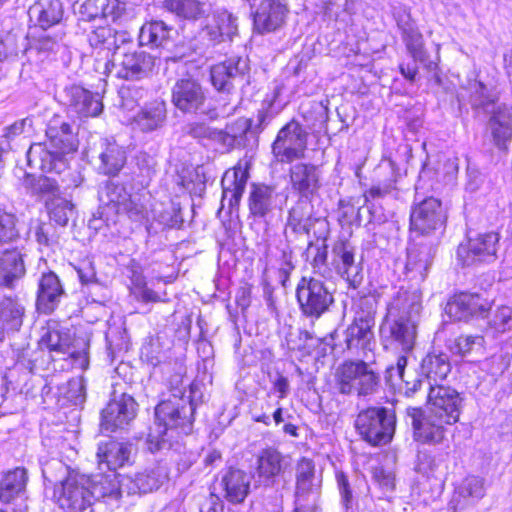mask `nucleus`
Masks as SVG:
<instances>
[{"mask_svg":"<svg viewBox=\"0 0 512 512\" xmlns=\"http://www.w3.org/2000/svg\"><path fill=\"white\" fill-rule=\"evenodd\" d=\"M158 348V340H151L149 345L143 348L142 353L153 366L163 363L162 372L169 375L167 380L173 392L169 399L162 401L155 408L156 427L147 439L148 449L152 453L170 449L174 434L188 435L192 430L196 409V403L192 399L194 385L190 386L188 395L180 388L186 374L184 362L176 359L173 363H165V354L158 351Z\"/></svg>","mask_w":512,"mask_h":512,"instance_id":"f257e3e1","label":"nucleus"},{"mask_svg":"<svg viewBox=\"0 0 512 512\" xmlns=\"http://www.w3.org/2000/svg\"><path fill=\"white\" fill-rule=\"evenodd\" d=\"M122 46L121 51L103 64L102 74L118 79L139 81L146 78L155 65V57L140 48Z\"/></svg>","mask_w":512,"mask_h":512,"instance_id":"f03ea898","label":"nucleus"},{"mask_svg":"<svg viewBox=\"0 0 512 512\" xmlns=\"http://www.w3.org/2000/svg\"><path fill=\"white\" fill-rule=\"evenodd\" d=\"M355 428L363 440L373 446L391 442L396 429L394 410L385 407H369L359 412Z\"/></svg>","mask_w":512,"mask_h":512,"instance_id":"7ed1b4c3","label":"nucleus"},{"mask_svg":"<svg viewBox=\"0 0 512 512\" xmlns=\"http://www.w3.org/2000/svg\"><path fill=\"white\" fill-rule=\"evenodd\" d=\"M336 384L342 394L367 396L377 392L380 376L364 361H345L337 368Z\"/></svg>","mask_w":512,"mask_h":512,"instance_id":"20e7f679","label":"nucleus"},{"mask_svg":"<svg viewBox=\"0 0 512 512\" xmlns=\"http://www.w3.org/2000/svg\"><path fill=\"white\" fill-rule=\"evenodd\" d=\"M48 141L44 144L37 143L30 146L27 157L29 163L38 157L41 168L51 164L64 154L76 151L77 145L70 124L62 122L60 126L50 124L46 130Z\"/></svg>","mask_w":512,"mask_h":512,"instance_id":"39448f33","label":"nucleus"},{"mask_svg":"<svg viewBox=\"0 0 512 512\" xmlns=\"http://www.w3.org/2000/svg\"><path fill=\"white\" fill-rule=\"evenodd\" d=\"M296 297L304 315L319 318L334 302L327 284L318 278L302 277L296 288Z\"/></svg>","mask_w":512,"mask_h":512,"instance_id":"423d86ee","label":"nucleus"},{"mask_svg":"<svg viewBox=\"0 0 512 512\" xmlns=\"http://www.w3.org/2000/svg\"><path fill=\"white\" fill-rule=\"evenodd\" d=\"M39 345L52 353L67 354L73 363V366L85 370L89 366L88 348L89 344L81 341L79 350L72 347V337L69 330L54 323L48 325L41 335Z\"/></svg>","mask_w":512,"mask_h":512,"instance_id":"0eeeda50","label":"nucleus"},{"mask_svg":"<svg viewBox=\"0 0 512 512\" xmlns=\"http://www.w3.org/2000/svg\"><path fill=\"white\" fill-rule=\"evenodd\" d=\"M407 414L412 419L414 439L425 444L441 443L447 427L454 424L429 409L410 407Z\"/></svg>","mask_w":512,"mask_h":512,"instance_id":"6e6552de","label":"nucleus"},{"mask_svg":"<svg viewBox=\"0 0 512 512\" xmlns=\"http://www.w3.org/2000/svg\"><path fill=\"white\" fill-rule=\"evenodd\" d=\"M306 147L307 133L299 122L291 120L279 130L272 152L279 162L290 163L303 158Z\"/></svg>","mask_w":512,"mask_h":512,"instance_id":"1a4fd4ad","label":"nucleus"},{"mask_svg":"<svg viewBox=\"0 0 512 512\" xmlns=\"http://www.w3.org/2000/svg\"><path fill=\"white\" fill-rule=\"evenodd\" d=\"M446 221L447 212L441 201L428 197L412 208L410 230L419 237L428 236L433 231L443 229Z\"/></svg>","mask_w":512,"mask_h":512,"instance_id":"9d476101","label":"nucleus"},{"mask_svg":"<svg viewBox=\"0 0 512 512\" xmlns=\"http://www.w3.org/2000/svg\"><path fill=\"white\" fill-rule=\"evenodd\" d=\"M90 477L69 475L55 490L59 506L68 512H83L93 504L89 489Z\"/></svg>","mask_w":512,"mask_h":512,"instance_id":"9b49d317","label":"nucleus"},{"mask_svg":"<svg viewBox=\"0 0 512 512\" xmlns=\"http://www.w3.org/2000/svg\"><path fill=\"white\" fill-rule=\"evenodd\" d=\"M499 240L496 232L479 233L458 246L457 258L464 266L493 262L497 258Z\"/></svg>","mask_w":512,"mask_h":512,"instance_id":"f8f14e48","label":"nucleus"},{"mask_svg":"<svg viewBox=\"0 0 512 512\" xmlns=\"http://www.w3.org/2000/svg\"><path fill=\"white\" fill-rule=\"evenodd\" d=\"M291 468L290 457L275 447H266L256 457V473L264 487H274L278 480H283V487L289 482L285 478Z\"/></svg>","mask_w":512,"mask_h":512,"instance_id":"ddd939ff","label":"nucleus"},{"mask_svg":"<svg viewBox=\"0 0 512 512\" xmlns=\"http://www.w3.org/2000/svg\"><path fill=\"white\" fill-rule=\"evenodd\" d=\"M247 58L232 56L211 68V82L218 91L229 92L235 86L248 83Z\"/></svg>","mask_w":512,"mask_h":512,"instance_id":"4468645a","label":"nucleus"},{"mask_svg":"<svg viewBox=\"0 0 512 512\" xmlns=\"http://www.w3.org/2000/svg\"><path fill=\"white\" fill-rule=\"evenodd\" d=\"M435 252V241L425 242L423 239L414 238L407 248L406 277L416 284L423 282L432 265Z\"/></svg>","mask_w":512,"mask_h":512,"instance_id":"2eb2a0df","label":"nucleus"},{"mask_svg":"<svg viewBox=\"0 0 512 512\" xmlns=\"http://www.w3.org/2000/svg\"><path fill=\"white\" fill-rule=\"evenodd\" d=\"M137 403L126 393L109 401L101 413V429L115 432L124 429L136 416Z\"/></svg>","mask_w":512,"mask_h":512,"instance_id":"dca6fc26","label":"nucleus"},{"mask_svg":"<svg viewBox=\"0 0 512 512\" xmlns=\"http://www.w3.org/2000/svg\"><path fill=\"white\" fill-rule=\"evenodd\" d=\"M427 389V409L457 423L463 406V398L460 393L443 385H430Z\"/></svg>","mask_w":512,"mask_h":512,"instance_id":"f3484780","label":"nucleus"},{"mask_svg":"<svg viewBox=\"0 0 512 512\" xmlns=\"http://www.w3.org/2000/svg\"><path fill=\"white\" fill-rule=\"evenodd\" d=\"M65 97L69 112L79 118L96 117L103 109L99 94L79 85L67 87Z\"/></svg>","mask_w":512,"mask_h":512,"instance_id":"a211bd4d","label":"nucleus"},{"mask_svg":"<svg viewBox=\"0 0 512 512\" xmlns=\"http://www.w3.org/2000/svg\"><path fill=\"white\" fill-rule=\"evenodd\" d=\"M279 96L280 89L275 88L273 92L268 94L262 101L261 108L258 110L255 120L240 118L235 124L242 129L244 134L248 132L253 134L261 133L284 108V105L278 100Z\"/></svg>","mask_w":512,"mask_h":512,"instance_id":"6ab92c4d","label":"nucleus"},{"mask_svg":"<svg viewBox=\"0 0 512 512\" xmlns=\"http://www.w3.org/2000/svg\"><path fill=\"white\" fill-rule=\"evenodd\" d=\"M288 9L280 0H261L253 15L254 29L259 34L275 32L285 23Z\"/></svg>","mask_w":512,"mask_h":512,"instance_id":"aec40b11","label":"nucleus"},{"mask_svg":"<svg viewBox=\"0 0 512 512\" xmlns=\"http://www.w3.org/2000/svg\"><path fill=\"white\" fill-rule=\"evenodd\" d=\"M88 42L93 50L98 54L104 52L108 57L113 51V56L117 51H121L122 46L133 44L131 35L127 31H117L110 26H99L92 29L88 34Z\"/></svg>","mask_w":512,"mask_h":512,"instance_id":"412c9836","label":"nucleus"},{"mask_svg":"<svg viewBox=\"0 0 512 512\" xmlns=\"http://www.w3.org/2000/svg\"><path fill=\"white\" fill-rule=\"evenodd\" d=\"M65 296L60 279L54 272L43 273L38 282L36 308L39 313L50 314Z\"/></svg>","mask_w":512,"mask_h":512,"instance_id":"4be33fe9","label":"nucleus"},{"mask_svg":"<svg viewBox=\"0 0 512 512\" xmlns=\"http://www.w3.org/2000/svg\"><path fill=\"white\" fill-rule=\"evenodd\" d=\"M205 101L201 85L192 78L179 79L172 89V102L183 112L198 111Z\"/></svg>","mask_w":512,"mask_h":512,"instance_id":"5701e85b","label":"nucleus"},{"mask_svg":"<svg viewBox=\"0 0 512 512\" xmlns=\"http://www.w3.org/2000/svg\"><path fill=\"white\" fill-rule=\"evenodd\" d=\"M422 310V294L418 288L401 287L387 305L388 317L402 316L419 319Z\"/></svg>","mask_w":512,"mask_h":512,"instance_id":"b1692460","label":"nucleus"},{"mask_svg":"<svg viewBox=\"0 0 512 512\" xmlns=\"http://www.w3.org/2000/svg\"><path fill=\"white\" fill-rule=\"evenodd\" d=\"M291 189L299 197L311 198L320 187V172L310 163H296L289 170Z\"/></svg>","mask_w":512,"mask_h":512,"instance_id":"393cba45","label":"nucleus"},{"mask_svg":"<svg viewBox=\"0 0 512 512\" xmlns=\"http://www.w3.org/2000/svg\"><path fill=\"white\" fill-rule=\"evenodd\" d=\"M27 481L28 475L25 468L17 467L3 473L0 478V502L3 504L16 501L25 502L27 500ZM20 507H22V504H20Z\"/></svg>","mask_w":512,"mask_h":512,"instance_id":"a878e982","label":"nucleus"},{"mask_svg":"<svg viewBox=\"0 0 512 512\" xmlns=\"http://www.w3.org/2000/svg\"><path fill=\"white\" fill-rule=\"evenodd\" d=\"M485 311L486 304L480 295L464 292L451 297L445 306L446 314L455 321L468 320Z\"/></svg>","mask_w":512,"mask_h":512,"instance_id":"bb28decb","label":"nucleus"},{"mask_svg":"<svg viewBox=\"0 0 512 512\" xmlns=\"http://www.w3.org/2000/svg\"><path fill=\"white\" fill-rule=\"evenodd\" d=\"M132 454V444L117 441L102 442L97 450L99 467L103 469L105 466L108 470L115 471L131 463Z\"/></svg>","mask_w":512,"mask_h":512,"instance_id":"cd10ccee","label":"nucleus"},{"mask_svg":"<svg viewBox=\"0 0 512 512\" xmlns=\"http://www.w3.org/2000/svg\"><path fill=\"white\" fill-rule=\"evenodd\" d=\"M222 497L231 503H241L247 497L250 488V476L243 470L229 468L219 481Z\"/></svg>","mask_w":512,"mask_h":512,"instance_id":"c85d7f7f","label":"nucleus"},{"mask_svg":"<svg viewBox=\"0 0 512 512\" xmlns=\"http://www.w3.org/2000/svg\"><path fill=\"white\" fill-rule=\"evenodd\" d=\"M167 120L166 104L162 100H154L142 107L133 116L131 124L134 129L150 133L161 129Z\"/></svg>","mask_w":512,"mask_h":512,"instance_id":"c756f323","label":"nucleus"},{"mask_svg":"<svg viewBox=\"0 0 512 512\" xmlns=\"http://www.w3.org/2000/svg\"><path fill=\"white\" fill-rule=\"evenodd\" d=\"M24 314V305L16 295L0 293V341L6 332L20 329Z\"/></svg>","mask_w":512,"mask_h":512,"instance_id":"7c9ffc66","label":"nucleus"},{"mask_svg":"<svg viewBox=\"0 0 512 512\" xmlns=\"http://www.w3.org/2000/svg\"><path fill=\"white\" fill-rule=\"evenodd\" d=\"M25 274L23 256L16 246L0 249V286L13 287Z\"/></svg>","mask_w":512,"mask_h":512,"instance_id":"2f4dec72","label":"nucleus"},{"mask_svg":"<svg viewBox=\"0 0 512 512\" xmlns=\"http://www.w3.org/2000/svg\"><path fill=\"white\" fill-rule=\"evenodd\" d=\"M333 252L338 258L337 268L341 275L353 288H357L362 280V267L355 262L354 247L345 241L338 242Z\"/></svg>","mask_w":512,"mask_h":512,"instance_id":"473e14b6","label":"nucleus"},{"mask_svg":"<svg viewBox=\"0 0 512 512\" xmlns=\"http://www.w3.org/2000/svg\"><path fill=\"white\" fill-rule=\"evenodd\" d=\"M488 128L491 131L494 144L502 150L507 149V144L512 138V107L497 105L492 110Z\"/></svg>","mask_w":512,"mask_h":512,"instance_id":"72a5a7b5","label":"nucleus"},{"mask_svg":"<svg viewBox=\"0 0 512 512\" xmlns=\"http://www.w3.org/2000/svg\"><path fill=\"white\" fill-rule=\"evenodd\" d=\"M321 480L315 476V465L311 459L302 457L296 466V501H305L309 495L317 497L320 493Z\"/></svg>","mask_w":512,"mask_h":512,"instance_id":"f704fd0d","label":"nucleus"},{"mask_svg":"<svg viewBox=\"0 0 512 512\" xmlns=\"http://www.w3.org/2000/svg\"><path fill=\"white\" fill-rule=\"evenodd\" d=\"M419 319L398 317H388L384 324V329H388L391 337L401 346L403 351H410L414 347L417 336V324Z\"/></svg>","mask_w":512,"mask_h":512,"instance_id":"c9c22d12","label":"nucleus"},{"mask_svg":"<svg viewBox=\"0 0 512 512\" xmlns=\"http://www.w3.org/2000/svg\"><path fill=\"white\" fill-rule=\"evenodd\" d=\"M486 494L485 480L482 477L470 475L462 480L456 489L457 497L451 501L452 509L457 512L458 509L464 508L465 505H473L481 500Z\"/></svg>","mask_w":512,"mask_h":512,"instance_id":"e433bc0d","label":"nucleus"},{"mask_svg":"<svg viewBox=\"0 0 512 512\" xmlns=\"http://www.w3.org/2000/svg\"><path fill=\"white\" fill-rule=\"evenodd\" d=\"M374 319L370 315L359 317L346 330V345L349 350L370 349L373 339Z\"/></svg>","mask_w":512,"mask_h":512,"instance_id":"4c0bfd02","label":"nucleus"},{"mask_svg":"<svg viewBox=\"0 0 512 512\" xmlns=\"http://www.w3.org/2000/svg\"><path fill=\"white\" fill-rule=\"evenodd\" d=\"M89 489L93 502L101 499L107 503L117 502L121 497V483H118V475L115 473L90 477Z\"/></svg>","mask_w":512,"mask_h":512,"instance_id":"58836bf2","label":"nucleus"},{"mask_svg":"<svg viewBox=\"0 0 512 512\" xmlns=\"http://www.w3.org/2000/svg\"><path fill=\"white\" fill-rule=\"evenodd\" d=\"M312 214L311 199L299 197V200L289 210L287 227L296 234H308L312 227Z\"/></svg>","mask_w":512,"mask_h":512,"instance_id":"ea45409f","label":"nucleus"},{"mask_svg":"<svg viewBox=\"0 0 512 512\" xmlns=\"http://www.w3.org/2000/svg\"><path fill=\"white\" fill-rule=\"evenodd\" d=\"M31 18H36L42 29L60 22L63 16V9L60 0H38L29 10Z\"/></svg>","mask_w":512,"mask_h":512,"instance_id":"a19ab883","label":"nucleus"},{"mask_svg":"<svg viewBox=\"0 0 512 512\" xmlns=\"http://www.w3.org/2000/svg\"><path fill=\"white\" fill-rule=\"evenodd\" d=\"M248 172L241 168L235 167L232 171H227L221 181L223 188V199H229L231 206L239 203L248 180Z\"/></svg>","mask_w":512,"mask_h":512,"instance_id":"79ce46f5","label":"nucleus"},{"mask_svg":"<svg viewBox=\"0 0 512 512\" xmlns=\"http://www.w3.org/2000/svg\"><path fill=\"white\" fill-rule=\"evenodd\" d=\"M421 371L426 377L427 388L430 385H439L451 371V365L446 354L430 353L423 358Z\"/></svg>","mask_w":512,"mask_h":512,"instance_id":"37998d69","label":"nucleus"},{"mask_svg":"<svg viewBox=\"0 0 512 512\" xmlns=\"http://www.w3.org/2000/svg\"><path fill=\"white\" fill-rule=\"evenodd\" d=\"M273 189L253 184L249 195V210L254 217L264 218L273 208Z\"/></svg>","mask_w":512,"mask_h":512,"instance_id":"c03bdc74","label":"nucleus"},{"mask_svg":"<svg viewBox=\"0 0 512 512\" xmlns=\"http://www.w3.org/2000/svg\"><path fill=\"white\" fill-rule=\"evenodd\" d=\"M164 6L178 17L195 20L206 14L210 4L200 0H165Z\"/></svg>","mask_w":512,"mask_h":512,"instance_id":"a18cd8bd","label":"nucleus"},{"mask_svg":"<svg viewBox=\"0 0 512 512\" xmlns=\"http://www.w3.org/2000/svg\"><path fill=\"white\" fill-rule=\"evenodd\" d=\"M171 28L163 21H152L142 26L139 34L141 45L164 47L170 40Z\"/></svg>","mask_w":512,"mask_h":512,"instance_id":"49530a36","label":"nucleus"},{"mask_svg":"<svg viewBox=\"0 0 512 512\" xmlns=\"http://www.w3.org/2000/svg\"><path fill=\"white\" fill-rule=\"evenodd\" d=\"M99 158L101 161L99 169L107 175H116L126 161L125 151L115 142H106Z\"/></svg>","mask_w":512,"mask_h":512,"instance_id":"de8ad7c7","label":"nucleus"},{"mask_svg":"<svg viewBox=\"0 0 512 512\" xmlns=\"http://www.w3.org/2000/svg\"><path fill=\"white\" fill-rule=\"evenodd\" d=\"M49 217L60 226H66L75 214L74 204L61 196H54L45 200Z\"/></svg>","mask_w":512,"mask_h":512,"instance_id":"09e8293b","label":"nucleus"},{"mask_svg":"<svg viewBox=\"0 0 512 512\" xmlns=\"http://www.w3.org/2000/svg\"><path fill=\"white\" fill-rule=\"evenodd\" d=\"M120 210L125 212L131 221L137 223L148 220L150 212L148 200L144 195L138 193L128 195Z\"/></svg>","mask_w":512,"mask_h":512,"instance_id":"8fccbe9b","label":"nucleus"},{"mask_svg":"<svg viewBox=\"0 0 512 512\" xmlns=\"http://www.w3.org/2000/svg\"><path fill=\"white\" fill-rule=\"evenodd\" d=\"M402 35L407 50L414 61L424 63L426 61L427 54L423 48V36L419 30L412 24H406L402 27Z\"/></svg>","mask_w":512,"mask_h":512,"instance_id":"3c124183","label":"nucleus"},{"mask_svg":"<svg viewBox=\"0 0 512 512\" xmlns=\"http://www.w3.org/2000/svg\"><path fill=\"white\" fill-rule=\"evenodd\" d=\"M140 486V493H149L157 490L168 477L166 467L157 465L136 475Z\"/></svg>","mask_w":512,"mask_h":512,"instance_id":"603ef678","label":"nucleus"},{"mask_svg":"<svg viewBox=\"0 0 512 512\" xmlns=\"http://www.w3.org/2000/svg\"><path fill=\"white\" fill-rule=\"evenodd\" d=\"M485 339L482 335H460L449 345L450 351L462 357L473 352H482Z\"/></svg>","mask_w":512,"mask_h":512,"instance_id":"864d4df0","label":"nucleus"},{"mask_svg":"<svg viewBox=\"0 0 512 512\" xmlns=\"http://www.w3.org/2000/svg\"><path fill=\"white\" fill-rule=\"evenodd\" d=\"M440 466V462L437 461L433 456L424 452H420L417 456L415 470L417 473L426 477L428 480H435L440 484L444 475Z\"/></svg>","mask_w":512,"mask_h":512,"instance_id":"5fc2aeb1","label":"nucleus"},{"mask_svg":"<svg viewBox=\"0 0 512 512\" xmlns=\"http://www.w3.org/2000/svg\"><path fill=\"white\" fill-rule=\"evenodd\" d=\"M18 238L15 216L0 209V249L14 246Z\"/></svg>","mask_w":512,"mask_h":512,"instance_id":"6e6d98bb","label":"nucleus"},{"mask_svg":"<svg viewBox=\"0 0 512 512\" xmlns=\"http://www.w3.org/2000/svg\"><path fill=\"white\" fill-rule=\"evenodd\" d=\"M468 91L470 93V103L475 108L487 109L494 102L489 89L481 81H470Z\"/></svg>","mask_w":512,"mask_h":512,"instance_id":"4d7b16f0","label":"nucleus"},{"mask_svg":"<svg viewBox=\"0 0 512 512\" xmlns=\"http://www.w3.org/2000/svg\"><path fill=\"white\" fill-rule=\"evenodd\" d=\"M98 195L101 203L105 205L114 204L119 209L128 196L122 185L113 182H107L99 190Z\"/></svg>","mask_w":512,"mask_h":512,"instance_id":"13d9d810","label":"nucleus"},{"mask_svg":"<svg viewBox=\"0 0 512 512\" xmlns=\"http://www.w3.org/2000/svg\"><path fill=\"white\" fill-rule=\"evenodd\" d=\"M490 328L497 334L512 330V307L502 305L496 308L489 321Z\"/></svg>","mask_w":512,"mask_h":512,"instance_id":"bf43d9fd","label":"nucleus"},{"mask_svg":"<svg viewBox=\"0 0 512 512\" xmlns=\"http://www.w3.org/2000/svg\"><path fill=\"white\" fill-rule=\"evenodd\" d=\"M406 362L407 360L405 357H400L397 361L396 372L402 381L400 389L406 396L412 397L418 390L422 388L423 385L427 386V382L426 379L423 380L417 375H415L411 380L406 379Z\"/></svg>","mask_w":512,"mask_h":512,"instance_id":"052dcab7","label":"nucleus"},{"mask_svg":"<svg viewBox=\"0 0 512 512\" xmlns=\"http://www.w3.org/2000/svg\"><path fill=\"white\" fill-rule=\"evenodd\" d=\"M121 98V108L123 110L132 111L141 99L146 97L147 91L138 86L122 87L119 91Z\"/></svg>","mask_w":512,"mask_h":512,"instance_id":"680f3d73","label":"nucleus"},{"mask_svg":"<svg viewBox=\"0 0 512 512\" xmlns=\"http://www.w3.org/2000/svg\"><path fill=\"white\" fill-rule=\"evenodd\" d=\"M390 196L394 199L400 198V191L396 187L395 180H389L387 182L373 185L365 194V201L368 202L370 199H380Z\"/></svg>","mask_w":512,"mask_h":512,"instance_id":"e2e57ef3","label":"nucleus"},{"mask_svg":"<svg viewBox=\"0 0 512 512\" xmlns=\"http://www.w3.org/2000/svg\"><path fill=\"white\" fill-rule=\"evenodd\" d=\"M214 21L226 38L231 39L237 33V18L227 10H217L214 13Z\"/></svg>","mask_w":512,"mask_h":512,"instance_id":"0e129e2a","label":"nucleus"},{"mask_svg":"<svg viewBox=\"0 0 512 512\" xmlns=\"http://www.w3.org/2000/svg\"><path fill=\"white\" fill-rule=\"evenodd\" d=\"M157 221L168 228H179L183 223L181 208L172 203L168 208L159 213Z\"/></svg>","mask_w":512,"mask_h":512,"instance_id":"69168bd1","label":"nucleus"},{"mask_svg":"<svg viewBox=\"0 0 512 512\" xmlns=\"http://www.w3.org/2000/svg\"><path fill=\"white\" fill-rule=\"evenodd\" d=\"M336 480L338 484L339 493L341 496V505L343 507V512H355L353 508L352 490L350 488L347 476L344 473L339 472L336 474Z\"/></svg>","mask_w":512,"mask_h":512,"instance_id":"338daca9","label":"nucleus"},{"mask_svg":"<svg viewBox=\"0 0 512 512\" xmlns=\"http://www.w3.org/2000/svg\"><path fill=\"white\" fill-rule=\"evenodd\" d=\"M66 395L74 405H80L85 401L86 384L83 377L68 381Z\"/></svg>","mask_w":512,"mask_h":512,"instance_id":"774afa93","label":"nucleus"}]
</instances>
